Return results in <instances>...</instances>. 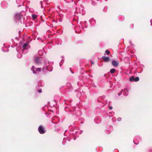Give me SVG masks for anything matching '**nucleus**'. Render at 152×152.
<instances>
[{
    "label": "nucleus",
    "instance_id": "nucleus-1",
    "mask_svg": "<svg viewBox=\"0 0 152 152\" xmlns=\"http://www.w3.org/2000/svg\"><path fill=\"white\" fill-rule=\"evenodd\" d=\"M52 70V67L50 66L49 61H45L44 62L43 68L42 69V71L46 72L47 71L51 72Z\"/></svg>",
    "mask_w": 152,
    "mask_h": 152
},
{
    "label": "nucleus",
    "instance_id": "nucleus-2",
    "mask_svg": "<svg viewBox=\"0 0 152 152\" xmlns=\"http://www.w3.org/2000/svg\"><path fill=\"white\" fill-rule=\"evenodd\" d=\"M29 47L28 43H26L24 44L23 46V49L22 50V52L23 54H26L28 52V50Z\"/></svg>",
    "mask_w": 152,
    "mask_h": 152
},
{
    "label": "nucleus",
    "instance_id": "nucleus-3",
    "mask_svg": "<svg viewBox=\"0 0 152 152\" xmlns=\"http://www.w3.org/2000/svg\"><path fill=\"white\" fill-rule=\"evenodd\" d=\"M20 12L16 13L15 14L14 16V18L15 21H18L20 20L21 18L22 12Z\"/></svg>",
    "mask_w": 152,
    "mask_h": 152
},
{
    "label": "nucleus",
    "instance_id": "nucleus-4",
    "mask_svg": "<svg viewBox=\"0 0 152 152\" xmlns=\"http://www.w3.org/2000/svg\"><path fill=\"white\" fill-rule=\"evenodd\" d=\"M31 70L33 72L34 74H36L37 72H39L41 71V68H37V69L35 68L34 66H33L31 69Z\"/></svg>",
    "mask_w": 152,
    "mask_h": 152
},
{
    "label": "nucleus",
    "instance_id": "nucleus-5",
    "mask_svg": "<svg viewBox=\"0 0 152 152\" xmlns=\"http://www.w3.org/2000/svg\"><path fill=\"white\" fill-rule=\"evenodd\" d=\"M38 131L40 134H44L45 132V131L44 130V128L41 126H40L38 128Z\"/></svg>",
    "mask_w": 152,
    "mask_h": 152
},
{
    "label": "nucleus",
    "instance_id": "nucleus-6",
    "mask_svg": "<svg viewBox=\"0 0 152 152\" xmlns=\"http://www.w3.org/2000/svg\"><path fill=\"white\" fill-rule=\"evenodd\" d=\"M112 64L114 67H116L118 65V62L115 60H113L112 62Z\"/></svg>",
    "mask_w": 152,
    "mask_h": 152
},
{
    "label": "nucleus",
    "instance_id": "nucleus-7",
    "mask_svg": "<svg viewBox=\"0 0 152 152\" xmlns=\"http://www.w3.org/2000/svg\"><path fill=\"white\" fill-rule=\"evenodd\" d=\"M102 58L104 60L105 62L108 61L110 59V58L108 57H106L104 56H102Z\"/></svg>",
    "mask_w": 152,
    "mask_h": 152
},
{
    "label": "nucleus",
    "instance_id": "nucleus-8",
    "mask_svg": "<svg viewBox=\"0 0 152 152\" xmlns=\"http://www.w3.org/2000/svg\"><path fill=\"white\" fill-rule=\"evenodd\" d=\"M35 62L37 64H39L41 63V60L40 58H37L35 59Z\"/></svg>",
    "mask_w": 152,
    "mask_h": 152
},
{
    "label": "nucleus",
    "instance_id": "nucleus-9",
    "mask_svg": "<svg viewBox=\"0 0 152 152\" xmlns=\"http://www.w3.org/2000/svg\"><path fill=\"white\" fill-rule=\"evenodd\" d=\"M115 69H112L110 70V72L111 73H113L115 71Z\"/></svg>",
    "mask_w": 152,
    "mask_h": 152
},
{
    "label": "nucleus",
    "instance_id": "nucleus-10",
    "mask_svg": "<svg viewBox=\"0 0 152 152\" xmlns=\"http://www.w3.org/2000/svg\"><path fill=\"white\" fill-rule=\"evenodd\" d=\"M134 77H132L130 78V80L131 81H134Z\"/></svg>",
    "mask_w": 152,
    "mask_h": 152
},
{
    "label": "nucleus",
    "instance_id": "nucleus-11",
    "mask_svg": "<svg viewBox=\"0 0 152 152\" xmlns=\"http://www.w3.org/2000/svg\"><path fill=\"white\" fill-rule=\"evenodd\" d=\"M139 78L138 77H136L134 78V81L135 82H137L139 80Z\"/></svg>",
    "mask_w": 152,
    "mask_h": 152
},
{
    "label": "nucleus",
    "instance_id": "nucleus-12",
    "mask_svg": "<svg viewBox=\"0 0 152 152\" xmlns=\"http://www.w3.org/2000/svg\"><path fill=\"white\" fill-rule=\"evenodd\" d=\"M105 53H106L108 55L110 54V52L109 50H107L105 51Z\"/></svg>",
    "mask_w": 152,
    "mask_h": 152
},
{
    "label": "nucleus",
    "instance_id": "nucleus-13",
    "mask_svg": "<svg viewBox=\"0 0 152 152\" xmlns=\"http://www.w3.org/2000/svg\"><path fill=\"white\" fill-rule=\"evenodd\" d=\"M17 56L18 58H20L21 57V55L20 53H18L17 54Z\"/></svg>",
    "mask_w": 152,
    "mask_h": 152
},
{
    "label": "nucleus",
    "instance_id": "nucleus-14",
    "mask_svg": "<svg viewBox=\"0 0 152 152\" xmlns=\"http://www.w3.org/2000/svg\"><path fill=\"white\" fill-rule=\"evenodd\" d=\"M32 16L33 18L34 19L36 18L37 17V16L36 15H33Z\"/></svg>",
    "mask_w": 152,
    "mask_h": 152
},
{
    "label": "nucleus",
    "instance_id": "nucleus-15",
    "mask_svg": "<svg viewBox=\"0 0 152 152\" xmlns=\"http://www.w3.org/2000/svg\"><path fill=\"white\" fill-rule=\"evenodd\" d=\"M121 118H117V121H120L121 120Z\"/></svg>",
    "mask_w": 152,
    "mask_h": 152
},
{
    "label": "nucleus",
    "instance_id": "nucleus-16",
    "mask_svg": "<svg viewBox=\"0 0 152 152\" xmlns=\"http://www.w3.org/2000/svg\"><path fill=\"white\" fill-rule=\"evenodd\" d=\"M42 90L41 89H39L38 91V92L40 93L42 92Z\"/></svg>",
    "mask_w": 152,
    "mask_h": 152
},
{
    "label": "nucleus",
    "instance_id": "nucleus-17",
    "mask_svg": "<svg viewBox=\"0 0 152 152\" xmlns=\"http://www.w3.org/2000/svg\"><path fill=\"white\" fill-rule=\"evenodd\" d=\"M150 22L151 23V25L152 26V19H151L150 20Z\"/></svg>",
    "mask_w": 152,
    "mask_h": 152
},
{
    "label": "nucleus",
    "instance_id": "nucleus-18",
    "mask_svg": "<svg viewBox=\"0 0 152 152\" xmlns=\"http://www.w3.org/2000/svg\"><path fill=\"white\" fill-rule=\"evenodd\" d=\"M41 52H42V51H38V53H39V55H40V53Z\"/></svg>",
    "mask_w": 152,
    "mask_h": 152
},
{
    "label": "nucleus",
    "instance_id": "nucleus-19",
    "mask_svg": "<svg viewBox=\"0 0 152 152\" xmlns=\"http://www.w3.org/2000/svg\"><path fill=\"white\" fill-rule=\"evenodd\" d=\"M109 108L110 109H112V107L110 106L109 107Z\"/></svg>",
    "mask_w": 152,
    "mask_h": 152
},
{
    "label": "nucleus",
    "instance_id": "nucleus-20",
    "mask_svg": "<svg viewBox=\"0 0 152 152\" xmlns=\"http://www.w3.org/2000/svg\"><path fill=\"white\" fill-rule=\"evenodd\" d=\"M91 63H92V64H94V63L93 61H91Z\"/></svg>",
    "mask_w": 152,
    "mask_h": 152
}]
</instances>
